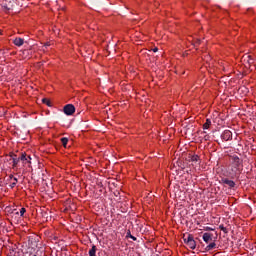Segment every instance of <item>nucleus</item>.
Masks as SVG:
<instances>
[{"label": "nucleus", "instance_id": "nucleus-5", "mask_svg": "<svg viewBox=\"0 0 256 256\" xmlns=\"http://www.w3.org/2000/svg\"><path fill=\"white\" fill-rule=\"evenodd\" d=\"M221 139H223V141H231V139H233L231 130H225L221 135Z\"/></svg>", "mask_w": 256, "mask_h": 256}, {"label": "nucleus", "instance_id": "nucleus-25", "mask_svg": "<svg viewBox=\"0 0 256 256\" xmlns=\"http://www.w3.org/2000/svg\"><path fill=\"white\" fill-rule=\"evenodd\" d=\"M45 47H49V44H46Z\"/></svg>", "mask_w": 256, "mask_h": 256}, {"label": "nucleus", "instance_id": "nucleus-11", "mask_svg": "<svg viewBox=\"0 0 256 256\" xmlns=\"http://www.w3.org/2000/svg\"><path fill=\"white\" fill-rule=\"evenodd\" d=\"M88 253H89V256H97V246L93 245Z\"/></svg>", "mask_w": 256, "mask_h": 256}, {"label": "nucleus", "instance_id": "nucleus-26", "mask_svg": "<svg viewBox=\"0 0 256 256\" xmlns=\"http://www.w3.org/2000/svg\"><path fill=\"white\" fill-rule=\"evenodd\" d=\"M2 53L5 54V51L2 50Z\"/></svg>", "mask_w": 256, "mask_h": 256}, {"label": "nucleus", "instance_id": "nucleus-18", "mask_svg": "<svg viewBox=\"0 0 256 256\" xmlns=\"http://www.w3.org/2000/svg\"><path fill=\"white\" fill-rule=\"evenodd\" d=\"M18 179L17 178H13V182L10 184V187H11V189H13V188H15V186L17 185V183H18Z\"/></svg>", "mask_w": 256, "mask_h": 256}, {"label": "nucleus", "instance_id": "nucleus-13", "mask_svg": "<svg viewBox=\"0 0 256 256\" xmlns=\"http://www.w3.org/2000/svg\"><path fill=\"white\" fill-rule=\"evenodd\" d=\"M211 127V119H206V122L203 124V129H209Z\"/></svg>", "mask_w": 256, "mask_h": 256}, {"label": "nucleus", "instance_id": "nucleus-8", "mask_svg": "<svg viewBox=\"0 0 256 256\" xmlns=\"http://www.w3.org/2000/svg\"><path fill=\"white\" fill-rule=\"evenodd\" d=\"M20 161H22V163H24V165H27V163H31V156H27L26 153H22L20 155Z\"/></svg>", "mask_w": 256, "mask_h": 256}, {"label": "nucleus", "instance_id": "nucleus-17", "mask_svg": "<svg viewBox=\"0 0 256 256\" xmlns=\"http://www.w3.org/2000/svg\"><path fill=\"white\" fill-rule=\"evenodd\" d=\"M42 103H44L48 107H51V101L49 99H47V98H43L42 99Z\"/></svg>", "mask_w": 256, "mask_h": 256}, {"label": "nucleus", "instance_id": "nucleus-10", "mask_svg": "<svg viewBox=\"0 0 256 256\" xmlns=\"http://www.w3.org/2000/svg\"><path fill=\"white\" fill-rule=\"evenodd\" d=\"M13 43L16 45V47H22L23 43H25V40L23 38H16Z\"/></svg>", "mask_w": 256, "mask_h": 256}, {"label": "nucleus", "instance_id": "nucleus-7", "mask_svg": "<svg viewBox=\"0 0 256 256\" xmlns=\"http://www.w3.org/2000/svg\"><path fill=\"white\" fill-rule=\"evenodd\" d=\"M10 157H11V159H12L13 168L17 167V165H19V161H21L20 156L17 157V154L11 153V154H10Z\"/></svg>", "mask_w": 256, "mask_h": 256}, {"label": "nucleus", "instance_id": "nucleus-24", "mask_svg": "<svg viewBox=\"0 0 256 256\" xmlns=\"http://www.w3.org/2000/svg\"><path fill=\"white\" fill-rule=\"evenodd\" d=\"M209 138V136H204V139L207 141V139Z\"/></svg>", "mask_w": 256, "mask_h": 256}, {"label": "nucleus", "instance_id": "nucleus-2", "mask_svg": "<svg viewBox=\"0 0 256 256\" xmlns=\"http://www.w3.org/2000/svg\"><path fill=\"white\" fill-rule=\"evenodd\" d=\"M202 239L205 243H207V246L205 247V251H213V249H217V244L215 243V240H213V234L206 232L203 234Z\"/></svg>", "mask_w": 256, "mask_h": 256}, {"label": "nucleus", "instance_id": "nucleus-20", "mask_svg": "<svg viewBox=\"0 0 256 256\" xmlns=\"http://www.w3.org/2000/svg\"><path fill=\"white\" fill-rule=\"evenodd\" d=\"M184 243H186V245L189 243V236H187L186 238L184 237Z\"/></svg>", "mask_w": 256, "mask_h": 256}, {"label": "nucleus", "instance_id": "nucleus-9", "mask_svg": "<svg viewBox=\"0 0 256 256\" xmlns=\"http://www.w3.org/2000/svg\"><path fill=\"white\" fill-rule=\"evenodd\" d=\"M26 212H27V210L25 208H21L20 212L17 210H13L12 215H17V216L20 215V217H23V215H25Z\"/></svg>", "mask_w": 256, "mask_h": 256}, {"label": "nucleus", "instance_id": "nucleus-4", "mask_svg": "<svg viewBox=\"0 0 256 256\" xmlns=\"http://www.w3.org/2000/svg\"><path fill=\"white\" fill-rule=\"evenodd\" d=\"M63 111L65 115H73L75 113V106L73 104H67L64 106Z\"/></svg>", "mask_w": 256, "mask_h": 256}, {"label": "nucleus", "instance_id": "nucleus-22", "mask_svg": "<svg viewBox=\"0 0 256 256\" xmlns=\"http://www.w3.org/2000/svg\"><path fill=\"white\" fill-rule=\"evenodd\" d=\"M157 51H159V48H154V49H153V52H154V53H157Z\"/></svg>", "mask_w": 256, "mask_h": 256}, {"label": "nucleus", "instance_id": "nucleus-12", "mask_svg": "<svg viewBox=\"0 0 256 256\" xmlns=\"http://www.w3.org/2000/svg\"><path fill=\"white\" fill-rule=\"evenodd\" d=\"M60 141H61L63 147H65V149H67V144L69 143V138L63 137L60 139Z\"/></svg>", "mask_w": 256, "mask_h": 256}, {"label": "nucleus", "instance_id": "nucleus-23", "mask_svg": "<svg viewBox=\"0 0 256 256\" xmlns=\"http://www.w3.org/2000/svg\"><path fill=\"white\" fill-rule=\"evenodd\" d=\"M9 177L10 179H17L16 177L13 176V174H11Z\"/></svg>", "mask_w": 256, "mask_h": 256}, {"label": "nucleus", "instance_id": "nucleus-16", "mask_svg": "<svg viewBox=\"0 0 256 256\" xmlns=\"http://www.w3.org/2000/svg\"><path fill=\"white\" fill-rule=\"evenodd\" d=\"M246 61H247V63H248V65H253V63H255V59L254 58H252V56H248V57H246Z\"/></svg>", "mask_w": 256, "mask_h": 256}, {"label": "nucleus", "instance_id": "nucleus-19", "mask_svg": "<svg viewBox=\"0 0 256 256\" xmlns=\"http://www.w3.org/2000/svg\"><path fill=\"white\" fill-rule=\"evenodd\" d=\"M219 229L221 230V231H223V233H225V234H227V233H229V231L225 228V226H223V225H220L219 226Z\"/></svg>", "mask_w": 256, "mask_h": 256}, {"label": "nucleus", "instance_id": "nucleus-14", "mask_svg": "<svg viewBox=\"0 0 256 256\" xmlns=\"http://www.w3.org/2000/svg\"><path fill=\"white\" fill-rule=\"evenodd\" d=\"M190 161H192V163H197L199 162V156L198 155H192L190 157Z\"/></svg>", "mask_w": 256, "mask_h": 256}, {"label": "nucleus", "instance_id": "nucleus-15", "mask_svg": "<svg viewBox=\"0 0 256 256\" xmlns=\"http://www.w3.org/2000/svg\"><path fill=\"white\" fill-rule=\"evenodd\" d=\"M127 238H130L132 241H137V237L131 235V231L128 230L127 234H126Z\"/></svg>", "mask_w": 256, "mask_h": 256}, {"label": "nucleus", "instance_id": "nucleus-1", "mask_svg": "<svg viewBox=\"0 0 256 256\" xmlns=\"http://www.w3.org/2000/svg\"><path fill=\"white\" fill-rule=\"evenodd\" d=\"M231 175H241L243 171V160H241L237 155L231 157Z\"/></svg>", "mask_w": 256, "mask_h": 256}, {"label": "nucleus", "instance_id": "nucleus-3", "mask_svg": "<svg viewBox=\"0 0 256 256\" xmlns=\"http://www.w3.org/2000/svg\"><path fill=\"white\" fill-rule=\"evenodd\" d=\"M220 183L224 185V187H229V189H235V181L229 178H222Z\"/></svg>", "mask_w": 256, "mask_h": 256}, {"label": "nucleus", "instance_id": "nucleus-6", "mask_svg": "<svg viewBox=\"0 0 256 256\" xmlns=\"http://www.w3.org/2000/svg\"><path fill=\"white\" fill-rule=\"evenodd\" d=\"M187 245L189 246L190 249H195V247H197V243L195 242V239L193 238V235H191V234L188 235Z\"/></svg>", "mask_w": 256, "mask_h": 256}, {"label": "nucleus", "instance_id": "nucleus-21", "mask_svg": "<svg viewBox=\"0 0 256 256\" xmlns=\"http://www.w3.org/2000/svg\"><path fill=\"white\" fill-rule=\"evenodd\" d=\"M3 8L5 9V11H9V7H7V5L3 6Z\"/></svg>", "mask_w": 256, "mask_h": 256}]
</instances>
